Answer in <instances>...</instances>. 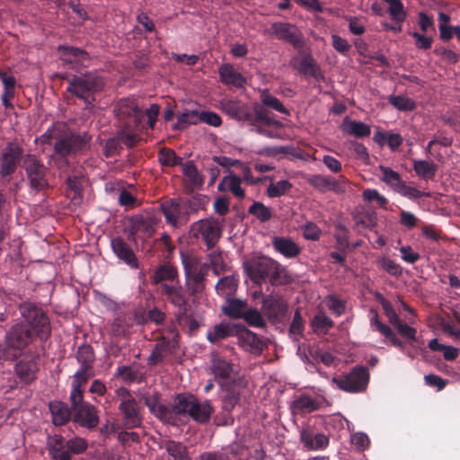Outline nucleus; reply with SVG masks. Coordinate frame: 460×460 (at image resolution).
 I'll list each match as a JSON object with an SVG mask.
<instances>
[{"instance_id": "obj_1", "label": "nucleus", "mask_w": 460, "mask_h": 460, "mask_svg": "<svg viewBox=\"0 0 460 460\" xmlns=\"http://www.w3.org/2000/svg\"><path fill=\"white\" fill-rule=\"evenodd\" d=\"M181 263L184 270L185 285L190 295L199 296L206 288V276L208 271L207 263L190 253H181Z\"/></svg>"}, {"instance_id": "obj_2", "label": "nucleus", "mask_w": 460, "mask_h": 460, "mask_svg": "<svg viewBox=\"0 0 460 460\" xmlns=\"http://www.w3.org/2000/svg\"><path fill=\"white\" fill-rule=\"evenodd\" d=\"M245 271L255 283H261L267 278L273 285L280 284L285 269L280 263L270 257L260 256L244 263Z\"/></svg>"}, {"instance_id": "obj_3", "label": "nucleus", "mask_w": 460, "mask_h": 460, "mask_svg": "<svg viewBox=\"0 0 460 460\" xmlns=\"http://www.w3.org/2000/svg\"><path fill=\"white\" fill-rule=\"evenodd\" d=\"M175 417L178 415H188L199 423H207L214 408L209 401L199 402L192 394H178L173 402Z\"/></svg>"}, {"instance_id": "obj_4", "label": "nucleus", "mask_w": 460, "mask_h": 460, "mask_svg": "<svg viewBox=\"0 0 460 460\" xmlns=\"http://www.w3.org/2000/svg\"><path fill=\"white\" fill-rule=\"evenodd\" d=\"M104 87L103 79L93 72L75 75L68 81L67 92L78 99L84 100L87 108L91 107V98Z\"/></svg>"}, {"instance_id": "obj_5", "label": "nucleus", "mask_w": 460, "mask_h": 460, "mask_svg": "<svg viewBox=\"0 0 460 460\" xmlns=\"http://www.w3.org/2000/svg\"><path fill=\"white\" fill-rule=\"evenodd\" d=\"M20 312L36 335L45 341L51 332L49 319L45 312L31 303H23L20 305Z\"/></svg>"}, {"instance_id": "obj_6", "label": "nucleus", "mask_w": 460, "mask_h": 460, "mask_svg": "<svg viewBox=\"0 0 460 460\" xmlns=\"http://www.w3.org/2000/svg\"><path fill=\"white\" fill-rule=\"evenodd\" d=\"M369 381V374L366 367H355L349 374L334 376L332 382L338 388L348 393H360L366 390Z\"/></svg>"}, {"instance_id": "obj_7", "label": "nucleus", "mask_w": 460, "mask_h": 460, "mask_svg": "<svg viewBox=\"0 0 460 460\" xmlns=\"http://www.w3.org/2000/svg\"><path fill=\"white\" fill-rule=\"evenodd\" d=\"M190 233L195 238H200L208 248H211L221 236V224L213 217L200 219L191 225Z\"/></svg>"}, {"instance_id": "obj_8", "label": "nucleus", "mask_w": 460, "mask_h": 460, "mask_svg": "<svg viewBox=\"0 0 460 460\" xmlns=\"http://www.w3.org/2000/svg\"><path fill=\"white\" fill-rule=\"evenodd\" d=\"M22 167L26 172L31 189L40 190L48 186L47 169L34 155L29 154L22 157Z\"/></svg>"}, {"instance_id": "obj_9", "label": "nucleus", "mask_w": 460, "mask_h": 460, "mask_svg": "<svg viewBox=\"0 0 460 460\" xmlns=\"http://www.w3.org/2000/svg\"><path fill=\"white\" fill-rule=\"evenodd\" d=\"M32 341V334L30 329L22 324L16 323L11 327L5 335V346L12 353H16L26 348Z\"/></svg>"}, {"instance_id": "obj_10", "label": "nucleus", "mask_w": 460, "mask_h": 460, "mask_svg": "<svg viewBox=\"0 0 460 460\" xmlns=\"http://www.w3.org/2000/svg\"><path fill=\"white\" fill-rule=\"evenodd\" d=\"M71 407L74 411V421L80 426L93 429L97 426L99 422V416L96 408L89 402H71Z\"/></svg>"}, {"instance_id": "obj_11", "label": "nucleus", "mask_w": 460, "mask_h": 460, "mask_svg": "<svg viewBox=\"0 0 460 460\" xmlns=\"http://www.w3.org/2000/svg\"><path fill=\"white\" fill-rule=\"evenodd\" d=\"M87 146L88 140L84 137L70 134L58 137L54 149L56 155L66 156L76 154Z\"/></svg>"}, {"instance_id": "obj_12", "label": "nucleus", "mask_w": 460, "mask_h": 460, "mask_svg": "<svg viewBox=\"0 0 460 460\" xmlns=\"http://www.w3.org/2000/svg\"><path fill=\"white\" fill-rule=\"evenodd\" d=\"M22 148L14 143H8L0 158V173L3 177L13 173L19 161L22 160Z\"/></svg>"}, {"instance_id": "obj_13", "label": "nucleus", "mask_w": 460, "mask_h": 460, "mask_svg": "<svg viewBox=\"0 0 460 460\" xmlns=\"http://www.w3.org/2000/svg\"><path fill=\"white\" fill-rule=\"evenodd\" d=\"M219 108L223 112L236 120L246 121L250 125H254V119L248 105L240 101L223 99L219 102Z\"/></svg>"}, {"instance_id": "obj_14", "label": "nucleus", "mask_w": 460, "mask_h": 460, "mask_svg": "<svg viewBox=\"0 0 460 460\" xmlns=\"http://www.w3.org/2000/svg\"><path fill=\"white\" fill-rule=\"evenodd\" d=\"M160 288L161 293L165 296L167 300L177 307L179 311L188 309V295L179 280L174 284L162 283Z\"/></svg>"}, {"instance_id": "obj_15", "label": "nucleus", "mask_w": 460, "mask_h": 460, "mask_svg": "<svg viewBox=\"0 0 460 460\" xmlns=\"http://www.w3.org/2000/svg\"><path fill=\"white\" fill-rule=\"evenodd\" d=\"M262 311L270 320L280 322L288 313V305L280 296L271 295L263 299Z\"/></svg>"}, {"instance_id": "obj_16", "label": "nucleus", "mask_w": 460, "mask_h": 460, "mask_svg": "<svg viewBox=\"0 0 460 460\" xmlns=\"http://www.w3.org/2000/svg\"><path fill=\"white\" fill-rule=\"evenodd\" d=\"M115 115L122 120L132 117L135 128H138L142 120V111L133 99L119 100L114 109Z\"/></svg>"}, {"instance_id": "obj_17", "label": "nucleus", "mask_w": 460, "mask_h": 460, "mask_svg": "<svg viewBox=\"0 0 460 460\" xmlns=\"http://www.w3.org/2000/svg\"><path fill=\"white\" fill-rule=\"evenodd\" d=\"M271 31L279 40H286L296 48L302 46L301 32L295 25L286 22H274L271 25Z\"/></svg>"}, {"instance_id": "obj_18", "label": "nucleus", "mask_w": 460, "mask_h": 460, "mask_svg": "<svg viewBox=\"0 0 460 460\" xmlns=\"http://www.w3.org/2000/svg\"><path fill=\"white\" fill-rule=\"evenodd\" d=\"M93 376V369L88 368L87 366H81L75 373L70 393L71 402L77 403L83 400V386Z\"/></svg>"}, {"instance_id": "obj_19", "label": "nucleus", "mask_w": 460, "mask_h": 460, "mask_svg": "<svg viewBox=\"0 0 460 460\" xmlns=\"http://www.w3.org/2000/svg\"><path fill=\"white\" fill-rule=\"evenodd\" d=\"M119 410L123 414V425L126 429H134L141 425L142 419L136 400L119 402Z\"/></svg>"}, {"instance_id": "obj_20", "label": "nucleus", "mask_w": 460, "mask_h": 460, "mask_svg": "<svg viewBox=\"0 0 460 460\" xmlns=\"http://www.w3.org/2000/svg\"><path fill=\"white\" fill-rule=\"evenodd\" d=\"M145 403L155 417L161 420L168 423H175V412L173 411V405L172 407H166L158 402L155 395L146 396Z\"/></svg>"}, {"instance_id": "obj_21", "label": "nucleus", "mask_w": 460, "mask_h": 460, "mask_svg": "<svg viewBox=\"0 0 460 460\" xmlns=\"http://www.w3.org/2000/svg\"><path fill=\"white\" fill-rule=\"evenodd\" d=\"M113 252L119 259L133 269L138 268V261L130 246L121 238L117 237L111 243Z\"/></svg>"}, {"instance_id": "obj_22", "label": "nucleus", "mask_w": 460, "mask_h": 460, "mask_svg": "<svg viewBox=\"0 0 460 460\" xmlns=\"http://www.w3.org/2000/svg\"><path fill=\"white\" fill-rule=\"evenodd\" d=\"M272 246L276 252L288 259L296 258L301 252L299 245L289 237H274L272 239Z\"/></svg>"}, {"instance_id": "obj_23", "label": "nucleus", "mask_w": 460, "mask_h": 460, "mask_svg": "<svg viewBox=\"0 0 460 460\" xmlns=\"http://www.w3.org/2000/svg\"><path fill=\"white\" fill-rule=\"evenodd\" d=\"M300 440L307 450H323L329 444V438L323 433H314L306 429L300 432Z\"/></svg>"}, {"instance_id": "obj_24", "label": "nucleus", "mask_w": 460, "mask_h": 460, "mask_svg": "<svg viewBox=\"0 0 460 460\" xmlns=\"http://www.w3.org/2000/svg\"><path fill=\"white\" fill-rule=\"evenodd\" d=\"M48 448L52 460H71V455L62 436L54 435L50 437Z\"/></svg>"}, {"instance_id": "obj_25", "label": "nucleus", "mask_w": 460, "mask_h": 460, "mask_svg": "<svg viewBox=\"0 0 460 460\" xmlns=\"http://www.w3.org/2000/svg\"><path fill=\"white\" fill-rule=\"evenodd\" d=\"M210 372L216 379L226 380L231 377L234 373L233 365L217 354L212 355Z\"/></svg>"}, {"instance_id": "obj_26", "label": "nucleus", "mask_w": 460, "mask_h": 460, "mask_svg": "<svg viewBox=\"0 0 460 460\" xmlns=\"http://www.w3.org/2000/svg\"><path fill=\"white\" fill-rule=\"evenodd\" d=\"M236 328V324L221 322L208 332L207 338L210 342L215 343L220 340L233 336L237 332Z\"/></svg>"}, {"instance_id": "obj_27", "label": "nucleus", "mask_w": 460, "mask_h": 460, "mask_svg": "<svg viewBox=\"0 0 460 460\" xmlns=\"http://www.w3.org/2000/svg\"><path fill=\"white\" fill-rule=\"evenodd\" d=\"M219 191H230L235 198L243 199L245 197L244 190L241 187V179L230 173L225 176L217 186Z\"/></svg>"}, {"instance_id": "obj_28", "label": "nucleus", "mask_w": 460, "mask_h": 460, "mask_svg": "<svg viewBox=\"0 0 460 460\" xmlns=\"http://www.w3.org/2000/svg\"><path fill=\"white\" fill-rule=\"evenodd\" d=\"M219 75L221 82L225 84H232L241 88L246 84L245 78L230 64H225L220 66Z\"/></svg>"}, {"instance_id": "obj_29", "label": "nucleus", "mask_w": 460, "mask_h": 460, "mask_svg": "<svg viewBox=\"0 0 460 460\" xmlns=\"http://www.w3.org/2000/svg\"><path fill=\"white\" fill-rule=\"evenodd\" d=\"M341 129L345 134L357 137H368L371 133V128L367 124L352 120L348 117L343 119Z\"/></svg>"}, {"instance_id": "obj_30", "label": "nucleus", "mask_w": 460, "mask_h": 460, "mask_svg": "<svg viewBox=\"0 0 460 460\" xmlns=\"http://www.w3.org/2000/svg\"><path fill=\"white\" fill-rule=\"evenodd\" d=\"M156 220L153 217L136 216L132 219L133 234H143L145 237H150L155 232Z\"/></svg>"}, {"instance_id": "obj_31", "label": "nucleus", "mask_w": 460, "mask_h": 460, "mask_svg": "<svg viewBox=\"0 0 460 460\" xmlns=\"http://www.w3.org/2000/svg\"><path fill=\"white\" fill-rule=\"evenodd\" d=\"M49 410L52 421L56 426L64 425L70 420L71 412L68 406L60 401L49 402Z\"/></svg>"}, {"instance_id": "obj_32", "label": "nucleus", "mask_w": 460, "mask_h": 460, "mask_svg": "<svg viewBox=\"0 0 460 460\" xmlns=\"http://www.w3.org/2000/svg\"><path fill=\"white\" fill-rule=\"evenodd\" d=\"M182 173L190 189L195 190L202 186L204 179L191 161L182 164Z\"/></svg>"}, {"instance_id": "obj_33", "label": "nucleus", "mask_w": 460, "mask_h": 460, "mask_svg": "<svg viewBox=\"0 0 460 460\" xmlns=\"http://www.w3.org/2000/svg\"><path fill=\"white\" fill-rule=\"evenodd\" d=\"M247 309V305L240 299H227L222 306L224 314L234 319H241Z\"/></svg>"}, {"instance_id": "obj_34", "label": "nucleus", "mask_w": 460, "mask_h": 460, "mask_svg": "<svg viewBox=\"0 0 460 460\" xmlns=\"http://www.w3.org/2000/svg\"><path fill=\"white\" fill-rule=\"evenodd\" d=\"M58 49L61 51V58L66 63H83L88 58L85 51L77 48L59 46Z\"/></svg>"}, {"instance_id": "obj_35", "label": "nucleus", "mask_w": 460, "mask_h": 460, "mask_svg": "<svg viewBox=\"0 0 460 460\" xmlns=\"http://www.w3.org/2000/svg\"><path fill=\"white\" fill-rule=\"evenodd\" d=\"M380 171L382 172V181L394 190L401 193L402 191V184L400 173L385 166H380Z\"/></svg>"}, {"instance_id": "obj_36", "label": "nucleus", "mask_w": 460, "mask_h": 460, "mask_svg": "<svg viewBox=\"0 0 460 460\" xmlns=\"http://www.w3.org/2000/svg\"><path fill=\"white\" fill-rule=\"evenodd\" d=\"M164 447L173 460H191L187 447L182 443L169 440L164 443Z\"/></svg>"}, {"instance_id": "obj_37", "label": "nucleus", "mask_w": 460, "mask_h": 460, "mask_svg": "<svg viewBox=\"0 0 460 460\" xmlns=\"http://www.w3.org/2000/svg\"><path fill=\"white\" fill-rule=\"evenodd\" d=\"M413 169L416 174L423 179H433L438 171V165L432 161L415 160Z\"/></svg>"}, {"instance_id": "obj_38", "label": "nucleus", "mask_w": 460, "mask_h": 460, "mask_svg": "<svg viewBox=\"0 0 460 460\" xmlns=\"http://www.w3.org/2000/svg\"><path fill=\"white\" fill-rule=\"evenodd\" d=\"M178 278L177 269L169 263L161 265L156 269L152 280L155 284L161 283L163 281L170 280L173 281Z\"/></svg>"}, {"instance_id": "obj_39", "label": "nucleus", "mask_w": 460, "mask_h": 460, "mask_svg": "<svg viewBox=\"0 0 460 460\" xmlns=\"http://www.w3.org/2000/svg\"><path fill=\"white\" fill-rule=\"evenodd\" d=\"M310 325L314 332L326 334L333 326V322L324 313L319 312L312 318Z\"/></svg>"}, {"instance_id": "obj_40", "label": "nucleus", "mask_w": 460, "mask_h": 460, "mask_svg": "<svg viewBox=\"0 0 460 460\" xmlns=\"http://www.w3.org/2000/svg\"><path fill=\"white\" fill-rule=\"evenodd\" d=\"M17 375L25 382H30L35 378L38 366L34 359L29 361H21L16 367Z\"/></svg>"}, {"instance_id": "obj_41", "label": "nucleus", "mask_w": 460, "mask_h": 460, "mask_svg": "<svg viewBox=\"0 0 460 460\" xmlns=\"http://www.w3.org/2000/svg\"><path fill=\"white\" fill-rule=\"evenodd\" d=\"M238 286V280L234 276H227L220 279L216 285V290L222 296H233Z\"/></svg>"}, {"instance_id": "obj_42", "label": "nucleus", "mask_w": 460, "mask_h": 460, "mask_svg": "<svg viewBox=\"0 0 460 460\" xmlns=\"http://www.w3.org/2000/svg\"><path fill=\"white\" fill-rule=\"evenodd\" d=\"M161 209L170 224L175 226L181 213L179 202L174 199H169L161 204Z\"/></svg>"}, {"instance_id": "obj_43", "label": "nucleus", "mask_w": 460, "mask_h": 460, "mask_svg": "<svg viewBox=\"0 0 460 460\" xmlns=\"http://www.w3.org/2000/svg\"><path fill=\"white\" fill-rule=\"evenodd\" d=\"M200 122V112L197 111H186L178 115V121L173 125L174 129H182L189 125H196Z\"/></svg>"}, {"instance_id": "obj_44", "label": "nucleus", "mask_w": 460, "mask_h": 460, "mask_svg": "<svg viewBox=\"0 0 460 460\" xmlns=\"http://www.w3.org/2000/svg\"><path fill=\"white\" fill-rule=\"evenodd\" d=\"M293 405L296 411L303 412H312L319 409L321 403L308 395H302L294 401Z\"/></svg>"}, {"instance_id": "obj_45", "label": "nucleus", "mask_w": 460, "mask_h": 460, "mask_svg": "<svg viewBox=\"0 0 460 460\" xmlns=\"http://www.w3.org/2000/svg\"><path fill=\"white\" fill-rule=\"evenodd\" d=\"M261 101L265 105L268 106L282 114H288V110L284 107L281 102L271 95L268 89H263L261 92Z\"/></svg>"}, {"instance_id": "obj_46", "label": "nucleus", "mask_w": 460, "mask_h": 460, "mask_svg": "<svg viewBox=\"0 0 460 460\" xmlns=\"http://www.w3.org/2000/svg\"><path fill=\"white\" fill-rule=\"evenodd\" d=\"M118 138L128 147L133 146L139 140L137 131L128 124H125L118 131Z\"/></svg>"}, {"instance_id": "obj_47", "label": "nucleus", "mask_w": 460, "mask_h": 460, "mask_svg": "<svg viewBox=\"0 0 460 460\" xmlns=\"http://www.w3.org/2000/svg\"><path fill=\"white\" fill-rule=\"evenodd\" d=\"M158 160L162 165L175 166L182 164V158L178 156L172 149L163 148L158 155Z\"/></svg>"}, {"instance_id": "obj_48", "label": "nucleus", "mask_w": 460, "mask_h": 460, "mask_svg": "<svg viewBox=\"0 0 460 460\" xmlns=\"http://www.w3.org/2000/svg\"><path fill=\"white\" fill-rule=\"evenodd\" d=\"M292 187V184L287 180H281L277 182L271 181L267 188V195L270 198H277L284 195Z\"/></svg>"}, {"instance_id": "obj_49", "label": "nucleus", "mask_w": 460, "mask_h": 460, "mask_svg": "<svg viewBox=\"0 0 460 460\" xmlns=\"http://www.w3.org/2000/svg\"><path fill=\"white\" fill-rule=\"evenodd\" d=\"M248 212L261 222L270 220L272 217L270 208L263 203L256 201L248 209Z\"/></svg>"}, {"instance_id": "obj_50", "label": "nucleus", "mask_w": 460, "mask_h": 460, "mask_svg": "<svg viewBox=\"0 0 460 460\" xmlns=\"http://www.w3.org/2000/svg\"><path fill=\"white\" fill-rule=\"evenodd\" d=\"M299 70L301 73L314 76L316 79L322 76L319 67L311 57L303 58L300 62Z\"/></svg>"}, {"instance_id": "obj_51", "label": "nucleus", "mask_w": 460, "mask_h": 460, "mask_svg": "<svg viewBox=\"0 0 460 460\" xmlns=\"http://www.w3.org/2000/svg\"><path fill=\"white\" fill-rule=\"evenodd\" d=\"M241 339L243 345L247 346L252 350H261L262 349V341L251 331L245 330L243 332Z\"/></svg>"}, {"instance_id": "obj_52", "label": "nucleus", "mask_w": 460, "mask_h": 460, "mask_svg": "<svg viewBox=\"0 0 460 460\" xmlns=\"http://www.w3.org/2000/svg\"><path fill=\"white\" fill-rule=\"evenodd\" d=\"M66 446L67 447L70 455H79L87 449L88 444L84 438L74 437L68 440H66Z\"/></svg>"}, {"instance_id": "obj_53", "label": "nucleus", "mask_w": 460, "mask_h": 460, "mask_svg": "<svg viewBox=\"0 0 460 460\" xmlns=\"http://www.w3.org/2000/svg\"><path fill=\"white\" fill-rule=\"evenodd\" d=\"M242 319H244L249 325L253 327L262 328L265 326V321L256 309H246Z\"/></svg>"}, {"instance_id": "obj_54", "label": "nucleus", "mask_w": 460, "mask_h": 460, "mask_svg": "<svg viewBox=\"0 0 460 460\" xmlns=\"http://www.w3.org/2000/svg\"><path fill=\"white\" fill-rule=\"evenodd\" d=\"M331 178L329 176H323L321 174L310 175L307 178V182L314 188L321 190L327 191L330 189Z\"/></svg>"}, {"instance_id": "obj_55", "label": "nucleus", "mask_w": 460, "mask_h": 460, "mask_svg": "<svg viewBox=\"0 0 460 460\" xmlns=\"http://www.w3.org/2000/svg\"><path fill=\"white\" fill-rule=\"evenodd\" d=\"M187 310L179 311L176 319L180 325L188 328L190 332H193L198 329L199 323L193 316L187 314Z\"/></svg>"}, {"instance_id": "obj_56", "label": "nucleus", "mask_w": 460, "mask_h": 460, "mask_svg": "<svg viewBox=\"0 0 460 460\" xmlns=\"http://www.w3.org/2000/svg\"><path fill=\"white\" fill-rule=\"evenodd\" d=\"M240 400V393L235 389L229 388L226 390V394L223 398V409L231 411Z\"/></svg>"}, {"instance_id": "obj_57", "label": "nucleus", "mask_w": 460, "mask_h": 460, "mask_svg": "<svg viewBox=\"0 0 460 460\" xmlns=\"http://www.w3.org/2000/svg\"><path fill=\"white\" fill-rule=\"evenodd\" d=\"M77 359L82 364L81 366H87L92 369V363L94 359L92 348L88 345L80 346L77 350Z\"/></svg>"}, {"instance_id": "obj_58", "label": "nucleus", "mask_w": 460, "mask_h": 460, "mask_svg": "<svg viewBox=\"0 0 460 460\" xmlns=\"http://www.w3.org/2000/svg\"><path fill=\"white\" fill-rule=\"evenodd\" d=\"M304 331V321L298 310L294 314L293 321L289 327V333L295 341H297Z\"/></svg>"}, {"instance_id": "obj_59", "label": "nucleus", "mask_w": 460, "mask_h": 460, "mask_svg": "<svg viewBox=\"0 0 460 460\" xmlns=\"http://www.w3.org/2000/svg\"><path fill=\"white\" fill-rule=\"evenodd\" d=\"M253 113L254 116L252 115V117L254 119V125H252V127H256V124L258 122H263L266 125H271L275 122L273 119L270 117V112L265 108L260 105H255L253 107Z\"/></svg>"}, {"instance_id": "obj_60", "label": "nucleus", "mask_w": 460, "mask_h": 460, "mask_svg": "<svg viewBox=\"0 0 460 460\" xmlns=\"http://www.w3.org/2000/svg\"><path fill=\"white\" fill-rule=\"evenodd\" d=\"M352 446L358 451H364L369 447L370 440L364 432H355L350 436Z\"/></svg>"}, {"instance_id": "obj_61", "label": "nucleus", "mask_w": 460, "mask_h": 460, "mask_svg": "<svg viewBox=\"0 0 460 460\" xmlns=\"http://www.w3.org/2000/svg\"><path fill=\"white\" fill-rule=\"evenodd\" d=\"M371 324L375 327V329L376 331H378L379 332H381L386 340H388L392 344H397L395 340L394 339V334L391 331V329L383 324L379 319H378V316L377 314H375L372 319H371Z\"/></svg>"}, {"instance_id": "obj_62", "label": "nucleus", "mask_w": 460, "mask_h": 460, "mask_svg": "<svg viewBox=\"0 0 460 460\" xmlns=\"http://www.w3.org/2000/svg\"><path fill=\"white\" fill-rule=\"evenodd\" d=\"M363 199L366 201L376 202L380 207H384L386 204V199L380 195L376 190H366L363 191Z\"/></svg>"}, {"instance_id": "obj_63", "label": "nucleus", "mask_w": 460, "mask_h": 460, "mask_svg": "<svg viewBox=\"0 0 460 460\" xmlns=\"http://www.w3.org/2000/svg\"><path fill=\"white\" fill-rule=\"evenodd\" d=\"M168 349V344L163 340L159 341L153 351V353L149 357V362L155 364V362L161 360Z\"/></svg>"}, {"instance_id": "obj_64", "label": "nucleus", "mask_w": 460, "mask_h": 460, "mask_svg": "<svg viewBox=\"0 0 460 460\" xmlns=\"http://www.w3.org/2000/svg\"><path fill=\"white\" fill-rule=\"evenodd\" d=\"M303 234L305 239L315 241L320 238L321 230L315 224L309 222L305 225Z\"/></svg>"}]
</instances>
